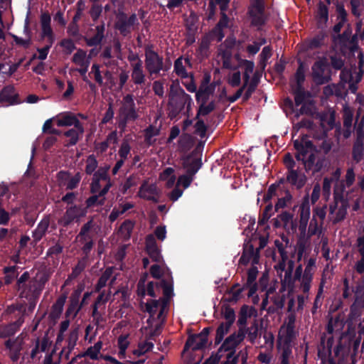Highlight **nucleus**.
<instances>
[{
    "label": "nucleus",
    "instance_id": "nucleus-1",
    "mask_svg": "<svg viewBox=\"0 0 364 364\" xmlns=\"http://www.w3.org/2000/svg\"><path fill=\"white\" fill-rule=\"evenodd\" d=\"M205 329L200 333L189 336L184 349L182 352V357L188 363H199L205 353Z\"/></svg>",
    "mask_w": 364,
    "mask_h": 364
},
{
    "label": "nucleus",
    "instance_id": "nucleus-2",
    "mask_svg": "<svg viewBox=\"0 0 364 364\" xmlns=\"http://www.w3.org/2000/svg\"><path fill=\"white\" fill-rule=\"evenodd\" d=\"M203 146L200 143L192 152L191 155L183 159V166L186 171V174L181 176L177 181V186H183L184 188L189 186L192 178L202 166Z\"/></svg>",
    "mask_w": 364,
    "mask_h": 364
},
{
    "label": "nucleus",
    "instance_id": "nucleus-3",
    "mask_svg": "<svg viewBox=\"0 0 364 364\" xmlns=\"http://www.w3.org/2000/svg\"><path fill=\"white\" fill-rule=\"evenodd\" d=\"M138 109L132 95H125L122 101L119 109L118 124L119 127L124 130L128 122H134L139 118Z\"/></svg>",
    "mask_w": 364,
    "mask_h": 364
},
{
    "label": "nucleus",
    "instance_id": "nucleus-4",
    "mask_svg": "<svg viewBox=\"0 0 364 364\" xmlns=\"http://www.w3.org/2000/svg\"><path fill=\"white\" fill-rule=\"evenodd\" d=\"M17 290L21 298L27 300H36L41 289L38 287L36 279H30V274L25 272L17 280Z\"/></svg>",
    "mask_w": 364,
    "mask_h": 364
},
{
    "label": "nucleus",
    "instance_id": "nucleus-5",
    "mask_svg": "<svg viewBox=\"0 0 364 364\" xmlns=\"http://www.w3.org/2000/svg\"><path fill=\"white\" fill-rule=\"evenodd\" d=\"M109 167L100 168L93 175L90 186L92 193H99L105 196L112 186L107 172Z\"/></svg>",
    "mask_w": 364,
    "mask_h": 364
},
{
    "label": "nucleus",
    "instance_id": "nucleus-6",
    "mask_svg": "<svg viewBox=\"0 0 364 364\" xmlns=\"http://www.w3.org/2000/svg\"><path fill=\"white\" fill-rule=\"evenodd\" d=\"M258 274L257 267L252 266L247 271V277L246 282L242 287H240L238 283L234 284L228 292V297L226 299L230 302H237L242 294V292L247 289L250 285L252 284H257L256 279Z\"/></svg>",
    "mask_w": 364,
    "mask_h": 364
},
{
    "label": "nucleus",
    "instance_id": "nucleus-7",
    "mask_svg": "<svg viewBox=\"0 0 364 364\" xmlns=\"http://www.w3.org/2000/svg\"><path fill=\"white\" fill-rule=\"evenodd\" d=\"M312 77L316 85H323L331 80V70L325 58L316 60L311 67Z\"/></svg>",
    "mask_w": 364,
    "mask_h": 364
},
{
    "label": "nucleus",
    "instance_id": "nucleus-8",
    "mask_svg": "<svg viewBox=\"0 0 364 364\" xmlns=\"http://www.w3.org/2000/svg\"><path fill=\"white\" fill-rule=\"evenodd\" d=\"M203 80L199 90L196 93V100L200 103L199 109L196 116L197 122H196L195 133L200 135L202 138L205 136V124L203 117L205 116V90L203 87Z\"/></svg>",
    "mask_w": 364,
    "mask_h": 364
},
{
    "label": "nucleus",
    "instance_id": "nucleus-9",
    "mask_svg": "<svg viewBox=\"0 0 364 364\" xmlns=\"http://www.w3.org/2000/svg\"><path fill=\"white\" fill-rule=\"evenodd\" d=\"M245 339V334H240V331L234 332L225 338L218 351L217 355L219 358L223 356V353L232 352L235 353L236 347Z\"/></svg>",
    "mask_w": 364,
    "mask_h": 364
},
{
    "label": "nucleus",
    "instance_id": "nucleus-10",
    "mask_svg": "<svg viewBox=\"0 0 364 364\" xmlns=\"http://www.w3.org/2000/svg\"><path fill=\"white\" fill-rule=\"evenodd\" d=\"M145 65L150 75L158 74L163 68V58L151 48L145 50Z\"/></svg>",
    "mask_w": 364,
    "mask_h": 364
},
{
    "label": "nucleus",
    "instance_id": "nucleus-11",
    "mask_svg": "<svg viewBox=\"0 0 364 364\" xmlns=\"http://www.w3.org/2000/svg\"><path fill=\"white\" fill-rule=\"evenodd\" d=\"M139 25L136 14L127 16L125 14L119 15L116 22V28L119 31L121 34L127 36L136 29Z\"/></svg>",
    "mask_w": 364,
    "mask_h": 364
},
{
    "label": "nucleus",
    "instance_id": "nucleus-12",
    "mask_svg": "<svg viewBox=\"0 0 364 364\" xmlns=\"http://www.w3.org/2000/svg\"><path fill=\"white\" fill-rule=\"evenodd\" d=\"M257 316V311L253 306L243 304L238 313V319L237 325L238 326V331L240 334L244 333L245 327H247V319Z\"/></svg>",
    "mask_w": 364,
    "mask_h": 364
},
{
    "label": "nucleus",
    "instance_id": "nucleus-13",
    "mask_svg": "<svg viewBox=\"0 0 364 364\" xmlns=\"http://www.w3.org/2000/svg\"><path fill=\"white\" fill-rule=\"evenodd\" d=\"M92 227V221H88L82 226L80 232L77 237V240L84 243L82 249L85 252H88L93 246V234L91 232Z\"/></svg>",
    "mask_w": 364,
    "mask_h": 364
},
{
    "label": "nucleus",
    "instance_id": "nucleus-14",
    "mask_svg": "<svg viewBox=\"0 0 364 364\" xmlns=\"http://www.w3.org/2000/svg\"><path fill=\"white\" fill-rule=\"evenodd\" d=\"M286 181L287 183H289L296 190H300L306 183L307 177L304 173L300 172L298 169H295L287 171Z\"/></svg>",
    "mask_w": 364,
    "mask_h": 364
},
{
    "label": "nucleus",
    "instance_id": "nucleus-15",
    "mask_svg": "<svg viewBox=\"0 0 364 364\" xmlns=\"http://www.w3.org/2000/svg\"><path fill=\"white\" fill-rule=\"evenodd\" d=\"M85 215V212L81 207L77 205L71 206L66 210L64 215L60 219L59 223L66 227L75 220H78Z\"/></svg>",
    "mask_w": 364,
    "mask_h": 364
},
{
    "label": "nucleus",
    "instance_id": "nucleus-16",
    "mask_svg": "<svg viewBox=\"0 0 364 364\" xmlns=\"http://www.w3.org/2000/svg\"><path fill=\"white\" fill-rule=\"evenodd\" d=\"M111 294L112 291L109 289L102 291L93 304L92 316L97 322L102 318V314L99 311V309L105 310V304L109 301Z\"/></svg>",
    "mask_w": 364,
    "mask_h": 364
},
{
    "label": "nucleus",
    "instance_id": "nucleus-17",
    "mask_svg": "<svg viewBox=\"0 0 364 364\" xmlns=\"http://www.w3.org/2000/svg\"><path fill=\"white\" fill-rule=\"evenodd\" d=\"M350 350V345L343 343L341 339H340L334 348V356L338 358V363H336L334 359L331 358L328 364H343V362L348 359Z\"/></svg>",
    "mask_w": 364,
    "mask_h": 364
},
{
    "label": "nucleus",
    "instance_id": "nucleus-18",
    "mask_svg": "<svg viewBox=\"0 0 364 364\" xmlns=\"http://www.w3.org/2000/svg\"><path fill=\"white\" fill-rule=\"evenodd\" d=\"M26 311V304L16 302L8 306L4 313V315L10 316V318L11 319L16 318V321L22 319L23 323Z\"/></svg>",
    "mask_w": 364,
    "mask_h": 364
},
{
    "label": "nucleus",
    "instance_id": "nucleus-19",
    "mask_svg": "<svg viewBox=\"0 0 364 364\" xmlns=\"http://www.w3.org/2000/svg\"><path fill=\"white\" fill-rule=\"evenodd\" d=\"M146 250L151 259L156 262H162L163 257L161 255L155 237L152 235H149L146 238Z\"/></svg>",
    "mask_w": 364,
    "mask_h": 364
},
{
    "label": "nucleus",
    "instance_id": "nucleus-20",
    "mask_svg": "<svg viewBox=\"0 0 364 364\" xmlns=\"http://www.w3.org/2000/svg\"><path fill=\"white\" fill-rule=\"evenodd\" d=\"M41 36L47 38L48 43L53 44L55 40L53 29L50 26V16L44 13L41 16Z\"/></svg>",
    "mask_w": 364,
    "mask_h": 364
},
{
    "label": "nucleus",
    "instance_id": "nucleus-21",
    "mask_svg": "<svg viewBox=\"0 0 364 364\" xmlns=\"http://www.w3.org/2000/svg\"><path fill=\"white\" fill-rule=\"evenodd\" d=\"M225 12L226 11H220V18L210 33V36L215 37L218 42L221 41L224 38L223 28L228 26L229 18Z\"/></svg>",
    "mask_w": 364,
    "mask_h": 364
},
{
    "label": "nucleus",
    "instance_id": "nucleus-22",
    "mask_svg": "<svg viewBox=\"0 0 364 364\" xmlns=\"http://www.w3.org/2000/svg\"><path fill=\"white\" fill-rule=\"evenodd\" d=\"M102 345L103 344L101 341H97L93 346L88 348L85 353L73 358L68 364H74L75 363L78 362V360H82L85 356L90 358L92 360L97 359L98 355L102 348Z\"/></svg>",
    "mask_w": 364,
    "mask_h": 364
},
{
    "label": "nucleus",
    "instance_id": "nucleus-23",
    "mask_svg": "<svg viewBox=\"0 0 364 364\" xmlns=\"http://www.w3.org/2000/svg\"><path fill=\"white\" fill-rule=\"evenodd\" d=\"M364 285L358 284L355 286L354 301L350 306V313L357 314L361 309H364V296L362 294Z\"/></svg>",
    "mask_w": 364,
    "mask_h": 364
},
{
    "label": "nucleus",
    "instance_id": "nucleus-24",
    "mask_svg": "<svg viewBox=\"0 0 364 364\" xmlns=\"http://www.w3.org/2000/svg\"><path fill=\"white\" fill-rule=\"evenodd\" d=\"M5 346L9 351L11 359L13 361L17 360L22 348V339L19 337L14 339H9L5 342Z\"/></svg>",
    "mask_w": 364,
    "mask_h": 364
},
{
    "label": "nucleus",
    "instance_id": "nucleus-25",
    "mask_svg": "<svg viewBox=\"0 0 364 364\" xmlns=\"http://www.w3.org/2000/svg\"><path fill=\"white\" fill-rule=\"evenodd\" d=\"M157 187L154 184L144 183L139 189V196L149 200L157 201Z\"/></svg>",
    "mask_w": 364,
    "mask_h": 364
},
{
    "label": "nucleus",
    "instance_id": "nucleus-26",
    "mask_svg": "<svg viewBox=\"0 0 364 364\" xmlns=\"http://www.w3.org/2000/svg\"><path fill=\"white\" fill-rule=\"evenodd\" d=\"M53 119L58 127L74 126L80 122L73 114L69 112L60 113Z\"/></svg>",
    "mask_w": 364,
    "mask_h": 364
},
{
    "label": "nucleus",
    "instance_id": "nucleus-27",
    "mask_svg": "<svg viewBox=\"0 0 364 364\" xmlns=\"http://www.w3.org/2000/svg\"><path fill=\"white\" fill-rule=\"evenodd\" d=\"M50 342L47 336H44L41 339L38 338L36 341V345L31 352V358L32 359H40L41 357V353L45 352L50 346Z\"/></svg>",
    "mask_w": 364,
    "mask_h": 364
},
{
    "label": "nucleus",
    "instance_id": "nucleus-28",
    "mask_svg": "<svg viewBox=\"0 0 364 364\" xmlns=\"http://www.w3.org/2000/svg\"><path fill=\"white\" fill-rule=\"evenodd\" d=\"M364 156V136H356L355 140L353 145L352 157L356 162L359 163Z\"/></svg>",
    "mask_w": 364,
    "mask_h": 364
},
{
    "label": "nucleus",
    "instance_id": "nucleus-29",
    "mask_svg": "<svg viewBox=\"0 0 364 364\" xmlns=\"http://www.w3.org/2000/svg\"><path fill=\"white\" fill-rule=\"evenodd\" d=\"M23 324V320L15 321L7 325H0V338H4L15 334Z\"/></svg>",
    "mask_w": 364,
    "mask_h": 364
},
{
    "label": "nucleus",
    "instance_id": "nucleus-30",
    "mask_svg": "<svg viewBox=\"0 0 364 364\" xmlns=\"http://www.w3.org/2000/svg\"><path fill=\"white\" fill-rule=\"evenodd\" d=\"M84 132V128L82 124L80 122L74 125V127L68 130L64 133V135L69 138L68 145L73 146L75 145L80 137L82 136Z\"/></svg>",
    "mask_w": 364,
    "mask_h": 364
},
{
    "label": "nucleus",
    "instance_id": "nucleus-31",
    "mask_svg": "<svg viewBox=\"0 0 364 364\" xmlns=\"http://www.w3.org/2000/svg\"><path fill=\"white\" fill-rule=\"evenodd\" d=\"M293 213L288 211H282L277 218L272 220V225L275 228L283 227L286 228L292 223Z\"/></svg>",
    "mask_w": 364,
    "mask_h": 364
},
{
    "label": "nucleus",
    "instance_id": "nucleus-32",
    "mask_svg": "<svg viewBox=\"0 0 364 364\" xmlns=\"http://www.w3.org/2000/svg\"><path fill=\"white\" fill-rule=\"evenodd\" d=\"M188 68H191V62L188 58L180 57L174 63V71L181 78L188 77Z\"/></svg>",
    "mask_w": 364,
    "mask_h": 364
},
{
    "label": "nucleus",
    "instance_id": "nucleus-33",
    "mask_svg": "<svg viewBox=\"0 0 364 364\" xmlns=\"http://www.w3.org/2000/svg\"><path fill=\"white\" fill-rule=\"evenodd\" d=\"M166 306V304L164 299L151 300L149 302L145 304L144 311H147L151 315V316H154L156 312L159 311L158 316H160L162 314Z\"/></svg>",
    "mask_w": 364,
    "mask_h": 364
},
{
    "label": "nucleus",
    "instance_id": "nucleus-34",
    "mask_svg": "<svg viewBox=\"0 0 364 364\" xmlns=\"http://www.w3.org/2000/svg\"><path fill=\"white\" fill-rule=\"evenodd\" d=\"M129 346L130 341L129 334H122L117 338V356L119 359H125L127 358V350Z\"/></svg>",
    "mask_w": 364,
    "mask_h": 364
},
{
    "label": "nucleus",
    "instance_id": "nucleus-35",
    "mask_svg": "<svg viewBox=\"0 0 364 364\" xmlns=\"http://www.w3.org/2000/svg\"><path fill=\"white\" fill-rule=\"evenodd\" d=\"M132 80L135 85L144 83L146 77L143 70V65L138 62L136 64H132Z\"/></svg>",
    "mask_w": 364,
    "mask_h": 364
},
{
    "label": "nucleus",
    "instance_id": "nucleus-36",
    "mask_svg": "<svg viewBox=\"0 0 364 364\" xmlns=\"http://www.w3.org/2000/svg\"><path fill=\"white\" fill-rule=\"evenodd\" d=\"M318 357L321 360L322 364L329 363L330 359H334L332 356V351L328 353L326 348L324 347V336H321L320 345L318 346Z\"/></svg>",
    "mask_w": 364,
    "mask_h": 364
},
{
    "label": "nucleus",
    "instance_id": "nucleus-37",
    "mask_svg": "<svg viewBox=\"0 0 364 364\" xmlns=\"http://www.w3.org/2000/svg\"><path fill=\"white\" fill-rule=\"evenodd\" d=\"M155 289H159L157 283L153 282H149L146 289L144 288V282L140 281L138 284V294L142 296L147 294L151 297H155L156 296Z\"/></svg>",
    "mask_w": 364,
    "mask_h": 364
},
{
    "label": "nucleus",
    "instance_id": "nucleus-38",
    "mask_svg": "<svg viewBox=\"0 0 364 364\" xmlns=\"http://www.w3.org/2000/svg\"><path fill=\"white\" fill-rule=\"evenodd\" d=\"M293 94L296 107L306 102V100L311 96L310 93L304 90V87H296L293 90Z\"/></svg>",
    "mask_w": 364,
    "mask_h": 364
},
{
    "label": "nucleus",
    "instance_id": "nucleus-39",
    "mask_svg": "<svg viewBox=\"0 0 364 364\" xmlns=\"http://www.w3.org/2000/svg\"><path fill=\"white\" fill-rule=\"evenodd\" d=\"M300 222L306 225L310 217V205L308 196L305 197L299 206Z\"/></svg>",
    "mask_w": 364,
    "mask_h": 364
},
{
    "label": "nucleus",
    "instance_id": "nucleus-40",
    "mask_svg": "<svg viewBox=\"0 0 364 364\" xmlns=\"http://www.w3.org/2000/svg\"><path fill=\"white\" fill-rule=\"evenodd\" d=\"M159 179L166 181V186L168 188H171L176 182V176L174 175V170L172 168H166L159 176Z\"/></svg>",
    "mask_w": 364,
    "mask_h": 364
},
{
    "label": "nucleus",
    "instance_id": "nucleus-41",
    "mask_svg": "<svg viewBox=\"0 0 364 364\" xmlns=\"http://www.w3.org/2000/svg\"><path fill=\"white\" fill-rule=\"evenodd\" d=\"M326 35L323 32H320L318 34L315 36L314 38L306 42V48L309 50H314L316 48H321L324 43Z\"/></svg>",
    "mask_w": 364,
    "mask_h": 364
},
{
    "label": "nucleus",
    "instance_id": "nucleus-42",
    "mask_svg": "<svg viewBox=\"0 0 364 364\" xmlns=\"http://www.w3.org/2000/svg\"><path fill=\"white\" fill-rule=\"evenodd\" d=\"M259 326L257 320H254L250 327H245V338L247 335L248 340L250 343H254L258 337Z\"/></svg>",
    "mask_w": 364,
    "mask_h": 364
},
{
    "label": "nucleus",
    "instance_id": "nucleus-43",
    "mask_svg": "<svg viewBox=\"0 0 364 364\" xmlns=\"http://www.w3.org/2000/svg\"><path fill=\"white\" fill-rule=\"evenodd\" d=\"M282 350L280 361L281 364H289V358L292 353L291 344L279 343Z\"/></svg>",
    "mask_w": 364,
    "mask_h": 364
},
{
    "label": "nucleus",
    "instance_id": "nucleus-44",
    "mask_svg": "<svg viewBox=\"0 0 364 364\" xmlns=\"http://www.w3.org/2000/svg\"><path fill=\"white\" fill-rule=\"evenodd\" d=\"M338 39L339 43L342 45H347L348 43H352L356 39V36H352V29L348 26L341 34L338 35Z\"/></svg>",
    "mask_w": 364,
    "mask_h": 364
},
{
    "label": "nucleus",
    "instance_id": "nucleus-45",
    "mask_svg": "<svg viewBox=\"0 0 364 364\" xmlns=\"http://www.w3.org/2000/svg\"><path fill=\"white\" fill-rule=\"evenodd\" d=\"M347 186L344 184V181H340L335 186L333 190V199L336 203L340 201H347L344 197V193Z\"/></svg>",
    "mask_w": 364,
    "mask_h": 364
},
{
    "label": "nucleus",
    "instance_id": "nucleus-46",
    "mask_svg": "<svg viewBox=\"0 0 364 364\" xmlns=\"http://www.w3.org/2000/svg\"><path fill=\"white\" fill-rule=\"evenodd\" d=\"M96 31L94 36L86 38V43L90 46L100 44L104 37V26H97Z\"/></svg>",
    "mask_w": 364,
    "mask_h": 364
},
{
    "label": "nucleus",
    "instance_id": "nucleus-47",
    "mask_svg": "<svg viewBox=\"0 0 364 364\" xmlns=\"http://www.w3.org/2000/svg\"><path fill=\"white\" fill-rule=\"evenodd\" d=\"M154 348V344L149 341L139 342L137 348L132 351L133 355L139 357L150 351Z\"/></svg>",
    "mask_w": 364,
    "mask_h": 364
},
{
    "label": "nucleus",
    "instance_id": "nucleus-48",
    "mask_svg": "<svg viewBox=\"0 0 364 364\" xmlns=\"http://www.w3.org/2000/svg\"><path fill=\"white\" fill-rule=\"evenodd\" d=\"M134 228V223L131 220L124 221L119 229V235L124 240H128Z\"/></svg>",
    "mask_w": 364,
    "mask_h": 364
},
{
    "label": "nucleus",
    "instance_id": "nucleus-49",
    "mask_svg": "<svg viewBox=\"0 0 364 364\" xmlns=\"http://www.w3.org/2000/svg\"><path fill=\"white\" fill-rule=\"evenodd\" d=\"M316 18L318 23H326L328 19V9L321 1L318 4Z\"/></svg>",
    "mask_w": 364,
    "mask_h": 364
},
{
    "label": "nucleus",
    "instance_id": "nucleus-50",
    "mask_svg": "<svg viewBox=\"0 0 364 364\" xmlns=\"http://www.w3.org/2000/svg\"><path fill=\"white\" fill-rule=\"evenodd\" d=\"M113 270L114 269L112 267L106 269V270L99 279L97 284H96L95 291H100V290L106 286L107 281L111 278L112 275Z\"/></svg>",
    "mask_w": 364,
    "mask_h": 364
},
{
    "label": "nucleus",
    "instance_id": "nucleus-51",
    "mask_svg": "<svg viewBox=\"0 0 364 364\" xmlns=\"http://www.w3.org/2000/svg\"><path fill=\"white\" fill-rule=\"evenodd\" d=\"M274 210H273V205L271 203H269L263 210V213L259 216L258 220V225H265L269 219L271 218V216L274 213Z\"/></svg>",
    "mask_w": 364,
    "mask_h": 364
},
{
    "label": "nucleus",
    "instance_id": "nucleus-52",
    "mask_svg": "<svg viewBox=\"0 0 364 364\" xmlns=\"http://www.w3.org/2000/svg\"><path fill=\"white\" fill-rule=\"evenodd\" d=\"M73 62L80 66L85 65L90 63V60L87 56V53L85 50L79 49L73 57Z\"/></svg>",
    "mask_w": 364,
    "mask_h": 364
},
{
    "label": "nucleus",
    "instance_id": "nucleus-53",
    "mask_svg": "<svg viewBox=\"0 0 364 364\" xmlns=\"http://www.w3.org/2000/svg\"><path fill=\"white\" fill-rule=\"evenodd\" d=\"M248 14L251 18V24L254 26H262L266 23V18L264 14H255L253 11H248Z\"/></svg>",
    "mask_w": 364,
    "mask_h": 364
},
{
    "label": "nucleus",
    "instance_id": "nucleus-54",
    "mask_svg": "<svg viewBox=\"0 0 364 364\" xmlns=\"http://www.w3.org/2000/svg\"><path fill=\"white\" fill-rule=\"evenodd\" d=\"M231 326L226 324L225 323H221L216 330V336H215V344L220 343L225 334L228 333Z\"/></svg>",
    "mask_w": 364,
    "mask_h": 364
},
{
    "label": "nucleus",
    "instance_id": "nucleus-55",
    "mask_svg": "<svg viewBox=\"0 0 364 364\" xmlns=\"http://www.w3.org/2000/svg\"><path fill=\"white\" fill-rule=\"evenodd\" d=\"M243 252H246L247 255L252 258V264H257L259 261V250H255L253 245H247L243 250Z\"/></svg>",
    "mask_w": 364,
    "mask_h": 364
},
{
    "label": "nucleus",
    "instance_id": "nucleus-56",
    "mask_svg": "<svg viewBox=\"0 0 364 364\" xmlns=\"http://www.w3.org/2000/svg\"><path fill=\"white\" fill-rule=\"evenodd\" d=\"M193 140L191 135L183 134L179 140V149L181 151H186L192 147Z\"/></svg>",
    "mask_w": 364,
    "mask_h": 364
},
{
    "label": "nucleus",
    "instance_id": "nucleus-57",
    "mask_svg": "<svg viewBox=\"0 0 364 364\" xmlns=\"http://www.w3.org/2000/svg\"><path fill=\"white\" fill-rule=\"evenodd\" d=\"M222 314L223 318L226 320L225 323L232 326L235 321V313L234 309L227 306L225 308H223Z\"/></svg>",
    "mask_w": 364,
    "mask_h": 364
},
{
    "label": "nucleus",
    "instance_id": "nucleus-58",
    "mask_svg": "<svg viewBox=\"0 0 364 364\" xmlns=\"http://www.w3.org/2000/svg\"><path fill=\"white\" fill-rule=\"evenodd\" d=\"M343 119L344 127H346L347 129H350L352 127V123L353 120V112L350 107H344Z\"/></svg>",
    "mask_w": 364,
    "mask_h": 364
},
{
    "label": "nucleus",
    "instance_id": "nucleus-59",
    "mask_svg": "<svg viewBox=\"0 0 364 364\" xmlns=\"http://www.w3.org/2000/svg\"><path fill=\"white\" fill-rule=\"evenodd\" d=\"M49 225L48 219H43L38 224L37 228L34 232V237L36 240H40L46 232Z\"/></svg>",
    "mask_w": 364,
    "mask_h": 364
},
{
    "label": "nucleus",
    "instance_id": "nucleus-60",
    "mask_svg": "<svg viewBox=\"0 0 364 364\" xmlns=\"http://www.w3.org/2000/svg\"><path fill=\"white\" fill-rule=\"evenodd\" d=\"M292 199V196L289 190L286 191L285 196L278 198L277 202L274 205V211L277 212L281 208H284L287 206V203Z\"/></svg>",
    "mask_w": 364,
    "mask_h": 364
},
{
    "label": "nucleus",
    "instance_id": "nucleus-61",
    "mask_svg": "<svg viewBox=\"0 0 364 364\" xmlns=\"http://www.w3.org/2000/svg\"><path fill=\"white\" fill-rule=\"evenodd\" d=\"M355 287L353 285H350L349 280L348 278L345 277L343 279V293L342 297L344 299H347L350 298L352 293L355 294Z\"/></svg>",
    "mask_w": 364,
    "mask_h": 364
},
{
    "label": "nucleus",
    "instance_id": "nucleus-62",
    "mask_svg": "<svg viewBox=\"0 0 364 364\" xmlns=\"http://www.w3.org/2000/svg\"><path fill=\"white\" fill-rule=\"evenodd\" d=\"M161 264H154L150 268V274L151 275L156 278L159 279L161 277V276L165 274V264L164 263V261L162 262H160Z\"/></svg>",
    "mask_w": 364,
    "mask_h": 364
},
{
    "label": "nucleus",
    "instance_id": "nucleus-63",
    "mask_svg": "<svg viewBox=\"0 0 364 364\" xmlns=\"http://www.w3.org/2000/svg\"><path fill=\"white\" fill-rule=\"evenodd\" d=\"M161 286L163 289V294L164 296L163 299H164L166 304L173 294L172 284L168 282L162 281Z\"/></svg>",
    "mask_w": 364,
    "mask_h": 364
},
{
    "label": "nucleus",
    "instance_id": "nucleus-64",
    "mask_svg": "<svg viewBox=\"0 0 364 364\" xmlns=\"http://www.w3.org/2000/svg\"><path fill=\"white\" fill-rule=\"evenodd\" d=\"M98 165L96 158L93 155H90L86 160L85 172L87 174H92Z\"/></svg>",
    "mask_w": 364,
    "mask_h": 364
}]
</instances>
